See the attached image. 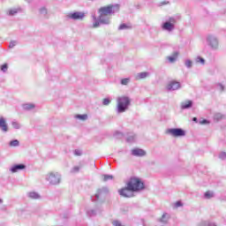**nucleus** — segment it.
I'll return each mask as SVG.
<instances>
[{
	"mask_svg": "<svg viewBox=\"0 0 226 226\" xmlns=\"http://www.w3.org/2000/svg\"><path fill=\"white\" fill-rule=\"evenodd\" d=\"M27 3H32L33 0H26Z\"/></svg>",
	"mask_w": 226,
	"mask_h": 226,
	"instance_id": "48",
	"label": "nucleus"
},
{
	"mask_svg": "<svg viewBox=\"0 0 226 226\" xmlns=\"http://www.w3.org/2000/svg\"><path fill=\"white\" fill-rule=\"evenodd\" d=\"M217 87L219 91H225V87L222 83L217 84Z\"/></svg>",
	"mask_w": 226,
	"mask_h": 226,
	"instance_id": "40",
	"label": "nucleus"
},
{
	"mask_svg": "<svg viewBox=\"0 0 226 226\" xmlns=\"http://www.w3.org/2000/svg\"><path fill=\"white\" fill-rule=\"evenodd\" d=\"M75 119H79V121H87V114L75 115Z\"/></svg>",
	"mask_w": 226,
	"mask_h": 226,
	"instance_id": "24",
	"label": "nucleus"
},
{
	"mask_svg": "<svg viewBox=\"0 0 226 226\" xmlns=\"http://www.w3.org/2000/svg\"><path fill=\"white\" fill-rule=\"evenodd\" d=\"M0 130L3 133H8L10 132L8 123H6V119L3 117H0Z\"/></svg>",
	"mask_w": 226,
	"mask_h": 226,
	"instance_id": "13",
	"label": "nucleus"
},
{
	"mask_svg": "<svg viewBox=\"0 0 226 226\" xmlns=\"http://www.w3.org/2000/svg\"><path fill=\"white\" fill-rule=\"evenodd\" d=\"M9 146L10 147H19L20 146V141H19V139L11 140Z\"/></svg>",
	"mask_w": 226,
	"mask_h": 226,
	"instance_id": "23",
	"label": "nucleus"
},
{
	"mask_svg": "<svg viewBox=\"0 0 226 226\" xmlns=\"http://www.w3.org/2000/svg\"><path fill=\"white\" fill-rule=\"evenodd\" d=\"M35 107L34 103H25L22 105L24 110H33Z\"/></svg>",
	"mask_w": 226,
	"mask_h": 226,
	"instance_id": "21",
	"label": "nucleus"
},
{
	"mask_svg": "<svg viewBox=\"0 0 226 226\" xmlns=\"http://www.w3.org/2000/svg\"><path fill=\"white\" fill-rule=\"evenodd\" d=\"M88 216H96V210L94 209H90L87 211Z\"/></svg>",
	"mask_w": 226,
	"mask_h": 226,
	"instance_id": "37",
	"label": "nucleus"
},
{
	"mask_svg": "<svg viewBox=\"0 0 226 226\" xmlns=\"http://www.w3.org/2000/svg\"><path fill=\"white\" fill-rule=\"evenodd\" d=\"M0 204H3V199H0Z\"/></svg>",
	"mask_w": 226,
	"mask_h": 226,
	"instance_id": "49",
	"label": "nucleus"
},
{
	"mask_svg": "<svg viewBox=\"0 0 226 226\" xmlns=\"http://www.w3.org/2000/svg\"><path fill=\"white\" fill-rule=\"evenodd\" d=\"M128 190L132 192H140L144 190L145 185L142 183V180L139 177H132L127 183Z\"/></svg>",
	"mask_w": 226,
	"mask_h": 226,
	"instance_id": "3",
	"label": "nucleus"
},
{
	"mask_svg": "<svg viewBox=\"0 0 226 226\" xmlns=\"http://www.w3.org/2000/svg\"><path fill=\"white\" fill-rule=\"evenodd\" d=\"M86 13L83 11H72L66 14V19L69 20H84Z\"/></svg>",
	"mask_w": 226,
	"mask_h": 226,
	"instance_id": "9",
	"label": "nucleus"
},
{
	"mask_svg": "<svg viewBox=\"0 0 226 226\" xmlns=\"http://www.w3.org/2000/svg\"><path fill=\"white\" fill-rule=\"evenodd\" d=\"M132 105V99L130 97L123 95L117 97V114H123V112H126L128 109Z\"/></svg>",
	"mask_w": 226,
	"mask_h": 226,
	"instance_id": "2",
	"label": "nucleus"
},
{
	"mask_svg": "<svg viewBox=\"0 0 226 226\" xmlns=\"http://www.w3.org/2000/svg\"><path fill=\"white\" fill-rule=\"evenodd\" d=\"M185 64L186 68H192V66L193 65V63L192 62V60L187 59V60H185Z\"/></svg>",
	"mask_w": 226,
	"mask_h": 226,
	"instance_id": "36",
	"label": "nucleus"
},
{
	"mask_svg": "<svg viewBox=\"0 0 226 226\" xmlns=\"http://www.w3.org/2000/svg\"><path fill=\"white\" fill-rule=\"evenodd\" d=\"M127 142H135L137 140V135L134 133H129L126 137Z\"/></svg>",
	"mask_w": 226,
	"mask_h": 226,
	"instance_id": "22",
	"label": "nucleus"
},
{
	"mask_svg": "<svg viewBox=\"0 0 226 226\" xmlns=\"http://www.w3.org/2000/svg\"><path fill=\"white\" fill-rule=\"evenodd\" d=\"M192 107H193V101L187 100L180 103V108L182 110L192 109Z\"/></svg>",
	"mask_w": 226,
	"mask_h": 226,
	"instance_id": "15",
	"label": "nucleus"
},
{
	"mask_svg": "<svg viewBox=\"0 0 226 226\" xmlns=\"http://www.w3.org/2000/svg\"><path fill=\"white\" fill-rule=\"evenodd\" d=\"M102 105H105V106L110 105V99H109V98L103 99Z\"/></svg>",
	"mask_w": 226,
	"mask_h": 226,
	"instance_id": "39",
	"label": "nucleus"
},
{
	"mask_svg": "<svg viewBox=\"0 0 226 226\" xmlns=\"http://www.w3.org/2000/svg\"><path fill=\"white\" fill-rule=\"evenodd\" d=\"M118 193L121 197H124L126 199L133 197V191L128 189V185L125 188L119 190Z\"/></svg>",
	"mask_w": 226,
	"mask_h": 226,
	"instance_id": "12",
	"label": "nucleus"
},
{
	"mask_svg": "<svg viewBox=\"0 0 226 226\" xmlns=\"http://www.w3.org/2000/svg\"><path fill=\"white\" fill-rule=\"evenodd\" d=\"M114 179V176L112 175H103V181L107 182V181H110Z\"/></svg>",
	"mask_w": 226,
	"mask_h": 226,
	"instance_id": "32",
	"label": "nucleus"
},
{
	"mask_svg": "<svg viewBox=\"0 0 226 226\" xmlns=\"http://www.w3.org/2000/svg\"><path fill=\"white\" fill-rule=\"evenodd\" d=\"M45 179L52 186L61 185V174L59 172L50 171L46 175Z\"/></svg>",
	"mask_w": 226,
	"mask_h": 226,
	"instance_id": "4",
	"label": "nucleus"
},
{
	"mask_svg": "<svg viewBox=\"0 0 226 226\" xmlns=\"http://www.w3.org/2000/svg\"><path fill=\"white\" fill-rule=\"evenodd\" d=\"M161 223H168L169 222V215L167 213L163 214L162 218L159 220Z\"/></svg>",
	"mask_w": 226,
	"mask_h": 226,
	"instance_id": "26",
	"label": "nucleus"
},
{
	"mask_svg": "<svg viewBox=\"0 0 226 226\" xmlns=\"http://www.w3.org/2000/svg\"><path fill=\"white\" fill-rule=\"evenodd\" d=\"M167 135H170L171 137H185L186 135V131L182 128H170L166 130Z\"/></svg>",
	"mask_w": 226,
	"mask_h": 226,
	"instance_id": "7",
	"label": "nucleus"
},
{
	"mask_svg": "<svg viewBox=\"0 0 226 226\" xmlns=\"http://www.w3.org/2000/svg\"><path fill=\"white\" fill-rule=\"evenodd\" d=\"M175 206L176 207H181V206H183V203L181 201H177Z\"/></svg>",
	"mask_w": 226,
	"mask_h": 226,
	"instance_id": "45",
	"label": "nucleus"
},
{
	"mask_svg": "<svg viewBox=\"0 0 226 226\" xmlns=\"http://www.w3.org/2000/svg\"><path fill=\"white\" fill-rule=\"evenodd\" d=\"M98 11H99V15L110 17V15L119 11V5L116 4V5H108V6L101 7Z\"/></svg>",
	"mask_w": 226,
	"mask_h": 226,
	"instance_id": "5",
	"label": "nucleus"
},
{
	"mask_svg": "<svg viewBox=\"0 0 226 226\" xmlns=\"http://www.w3.org/2000/svg\"><path fill=\"white\" fill-rule=\"evenodd\" d=\"M126 29H132V26L126 25V24H121L119 26H118V31H124Z\"/></svg>",
	"mask_w": 226,
	"mask_h": 226,
	"instance_id": "28",
	"label": "nucleus"
},
{
	"mask_svg": "<svg viewBox=\"0 0 226 226\" xmlns=\"http://www.w3.org/2000/svg\"><path fill=\"white\" fill-rule=\"evenodd\" d=\"M215 121H220L223 119V115L222 113H215L214 116Z\"/></svg>",
	"mask_w": 226,
	"mask_h": 226,
	"instance_id": "30",
	"label": "nucleus"
},
{
	"mask_svg": "<svg viewBox=\"0 0 226 226\" xmlns=\"http://www.w3.org/2000/svg\"><path fill=\"white\" fill-rule=\"evenodd\" d=\"M20 11V8H11L8 9L5 13L6 15H8V17H15V15H17V13H19Z\"/></svg>",
	"mask_w": 226,
	"mask_h": 226,
	"instance_id": "17",
	"label": "nucleus"
},
{
	"mask_svg": "<svg viewBox=\"0 0 226 226\" xmlns=\"http://www.w3.org/2000/svg\"><path fill=\"white\" fill-rule=\"evenodd\" d=\"M166 88L167 91H177V89H181V83L176 80L170 81Z\"/></svg>",
	"mask_w": 226,
	"mask_h": 226,
	"instance_id": "10",
	"label": "nucleus"
},
{
	"mask_svg": "<svg viewBox=\"0 0 226 226\" xmlns=\"http://www.w3.org/2000/svg\"><path fill=\"white\" fill-rule=\"evenodd\" d=\"M1 70L4 73H6V72H8V64H4L2 66H1Z\"/></svg>",
	"mask_w": 226,
	"mask_h": 226,
	"instance_id": "38",
	"label": "nucleus"
},
{
	"mask_svg": "<svg viewBox=\"0 0 226 226\" xmlns=\"http://www.w3.org/2000/svg\"><path fill=\"white\" fill-rule=\"evenodd\" d=\"M215 197V194L213 193V192H205V199H213Z\"/></svg>",
	"mask_w": 226,
	"mask_h": 226,
	"instance_id": "31",
	"label": "nucleus"
},
{
	"mask_svg": "<svg viewBox=\"0 0 226 226\" xmlns=\"http://www.w3.org/2000/svg\"><path fill=\"white\" fill-rule=\"evenodd\" d=\"M75 156H82V151L79 149L74 150Z\"/></svg>",
	"mask_w": 226,
	"mask_h": 226,
	"instance_id": "41",
	"label": "nucleus"
},
{
	"mask_svg": "<svg viewBox=\"0 0 226 226\" xmlns=\"http://www.w3.org/2000/svg\"><path fill=\"white\" fill-rule=\"evenodd\" d=\"M178 56H179V51H174L172 53V56H168V61L170 63H176V61L177 60Z\"/></svg>",
	"mask_w": 226,
	"mask_h": 226,
	"instance_id": "18",
	"label": "nucleus"
},
{
	"mask_svg": "<svg viewBox=\"0 0 226 226\" xmlns=\"http://www.w3.org/2000/svg\"><path fill=\"white\" fill-rule=\"evenodd\" d=\"M109 193V188L102 187L97 190L95 193V200H100V199H105V196Z\"/></svg>",
	"mask_w": 226,
	"mask_h": 226,
	"instance_id": "11",
	"label": "nucleus"
},
{
	"mask_svg": "<svg viewBox=\"0 0 226 226\" xmlns=\"http://www.w3.org/2000/svg\"><path fill=\"white\" fill-rule=\"evenodd\" d=\"M219 158L221 160H226V153L225 152H222L220 154H219Z\"/></svg>",
	"mask_w": 226,
	"mask_h": 226,
	"instance_id": "43",
	"label": "nucleus"
},
{
	"mask_svg": "<svg viewBox=\"0 0 226 226\" xmlns=\"http://www.w3.org/2000/svg\"><path fill=\"white\" fill-rule=\"evenodd\" d=\"M200 226H218V224L212 221H202Z\"/></svg>",
	"mask_w": 226,
	"mask_h": 226,
	"instance_id": "20",
	"label": "nucleus"
},
{
	"mask_svg": "<svg viewBox=\"0 0 226 226\" xmlns=\"http://www.w3.org/2000/svg\"><path fill=\"white\" fill-rule=\"evenodd\" d=\"M131 154L132 156L142 157V156H146V152L144 149H141V148H134L132 150Z\"/></svg>",
	"mask_w": 226,
	"mask_h": 226,
	"instance_id": "14",
	"label": "nucleus"
},
{
	"mask_svg": "<svg viewBox=\"0 0 226 226\" xmlns=\"http://www.w3.org/2000/svg\"><path fill=\"white\" fill-rule=\"evenodd\" d=\"M17 45V41H11L9 44V49H13Z\"/></svg>",
	"mask_w": 226,
	"mask_h": 226,
	"instance_id": "42",
	"label": "nucleus"
},
{
	"mask_svg": "<svg viewBox=\"0 0 226 226\" xmlns=\"http://www.w3.org/2000/svg\"><path fill=\"white\" fill-rule=\"evenodd\" d=\"M196 63H200V64H206V60L202 58L201 56H198L196 58Z\"/></svg>",
	"mask_w": 226,
	"mask_h": 226,
	"instance_id": "35",
	"label": "nucleus"
},
{
	"mask_svg": "<svg viewBox=\"0 0 226 226\" xmlns=\"http://www.w3.org/2000/svg\"><path fill=\"white\" fill-rule=\"evenodd\" d=\"M11 126H12V128H14V130H20V128H22V125L20 124V123H19L17 121H12Z\"/></svg>",
	"mask_w": 226,
	"mask_h": 226,
	"instance_id": "27",
	"label": "nucleus"
},
{
	"mask_svg": "<svg viewBox=\"0 0 226 226\" xmlns=\"http://www.w3.org/2000/svg\"><path fill=\"white\" fill-rule=\"evenodd\" d=\"M94 24H93V27H100V24H104L106 26H108L109 24H110V16H105V15H99V19H96L95 17H94Z\"/></svg>",
	"mask_w": 226,
	"mask_h": 226,
	"instance_id": "6",
	"label": "nucleus"
},
{
	"mask_svg": "<svg viewBox=\"0 0 226 226\" xmlns=\"http://www.w3.org/2000/svg\"><path fill=\"white\" fill-rule=\"evenodd\" d=\"M27 196L29 197V199H34V200L40 199V194H38V192H28Z\"/></svg>",
	"mask_w": 226,
	"mask_h": 226,
	"instance_id": "25",
	"label": "nucleus"
},
{
	"mask_svg": "<svg viewBox=\"0 0 226 226\" xmlns=\"http://www.w3.org/2000/svg\"><path fill=\"white\" fill-rule=\"evenodd\" d=\"M200 124H209V121H207V119H203L201 121H200Z\"/></svg>",
	"mask_w": 226,
	"mask_h": 226,
	"instance_id": "44",
	"label": "nucleus"
},
{
	"mask_svg": "<svg viewBox=\"0 0 226 226\" xmlns=\"http://www.w3.org/2000/svg\"><path fill=\"white\" fill-rule=\"evenodd\" d=\"M192 121H194V123H197V117H193Z\"/></svg>",
	"mask_w": 226,
	"mask_h": 226,
	"instance_id": "47",
	"label": "nucleus"
},
{
	"mask_svg": "<svg viewBox=\"0 0 226 226\" xmlns=\"http://www.w3.org/2000/svg\"><path fill=\"white\" fill-rule=\"evenodd\" d=\"M164 4H167V2H162L159 4V6H163Z\"/></svg>",
	"mask_w": 226,
	"mask_h": 226,
	"instance_id": "46",
	"label": "nucleus"
},
{
	"mask_svg": "<svg viewBox=\"0 0 226 226\" xmlns=\"http://www.w3.org/2000/svg\"><path fill=\"white\" fill-rule=\"evenodd\" d=\"M118 135H122L121 132H118Z\"/></svg>",
	"mask_w": 226,
	"mask_h": 226,
	"instance_id": "50",
	"label": "nucleus"
},
{
	"mask_svg": "<svg viewBox=\"0 0 226 226\" xmlns=\"http://www.w3.org/2000/svg\"><path fill=\"white\" fill-rule=\"evenodd\" d=\"M79 170H80V166H74L71 170V172H72V174H77V172H79Z\"/></svg>",
	"mask_w": 226,
	"mask_h": 226,
	"instance_id": "33",
	"label": "nucleus"
},
{
	"mask_svg": "<svg viewBox=\"0 0 226 226\" xmlns=\"http://www.w3.org/2000/svg\"><path fill=\"white\" fill-rule=\"evenodd\" d=\"M26 169V165L19 163V164H15L13 165L10 170L12 172V174H15V172H19V170H24Z\"/></svg>",
	"mask_w": 226,
	"mask_h": 226,
	"instance_id": "16",
	"label": "nucleus"
},
{
	"mask_svg": "<svg viewBox=\"0 0 226 226\" xmlns=\"http://www.w3.org/2000/svg\"><path fill=\"white\" fill-rule=\"evenodd\" d=\"M207 43L212 50H218V47H220V42L218 41V38L215 35H208L207 37Z\"/></svg>",
	"mask_w": 226,
	"mask_h": 226,
	"instance_id": "8",
	"label": "nucleus"
},
{
	"mask_svg": "<svg viewBox=\"0 0 226 226\" xmlns=\"http://www.w3.org/2000/svg\"><path fill=\"white\" fill-rule=\"evenodd\" d=\"M181 20V14L177 13L175 15L168 17L166 21L162 23V29L163 31H168V33H172L176 29V24Z\"/></svg>",
	"mask_w": 226,
	"mask_h": 226,
	"instance_id": "1",
	"label": "nucleus"
},
{
	"mask_svg": "<svg viewBox=\"0 0 226 226\" xmlns=\"http://www.w3.org/2000/svg\"><path fill=\"white\" fill-rule=\"evenodd\" d=\"M148 75L149 72H139L138 74H136L135 79L136 80H141L142 79H147Z\"/></svg>",
	"mask_w": 226,
	"mask_h": 226,
	"instance_id": "19",
	"label": "nucleus"
},
{
	"mask_svg": "<svg viewBox=\"0 0 226 226\" xmlns=\"http://www.w3.org/2000/svg\"><path fill=\"white\" fill-rule=\"evenodd\" d=\"M39 13L41 15H43L44 17L47 16V14L49 13V10L46 9V7H41L39 9Z\"/></svg>",
	"mask_w": 226,
	"mask_h": 226,
	"instance_id": "29",
	"label": "nucleus"
},
{
	"mask_svg": "<svg viewBox=\"0 0 226 226\" xmlns=\"http://www.w3.org/2000/svg\"><path fill=\"white\" fill-rule=\"evenodd\" d=\"M121 84L122 86H128V84H130V79L129 78L123 79L121 80Z\"/></svg>",
	"mask_w": 226,
	"mask_h": 226,
	"instance_id": "34",
	"label": "nucleus"
}]
</instances>
